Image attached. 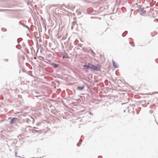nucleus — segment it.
I'll return each mask as SVG.
<instances>
[{"label":"nucleus","mask_w":158,"mask_h":158,"mask_svg":"<svg viewBox=\"0 0 158 158\" xmlns=\"http://www.w3.org/2000/svg\"><path fill=\"white\" fill-rule=\"evenodd\" d=\"M91 66V71L92 72L98 71L101 69V67L98 65H94L92 64Z\"/></svg>","instance_id":"1"},{"label":"nucleus","mask_w":158,"mask_h":158,"mask_svg":"<svg viewBox=\"0 0 158 158\" xmlns=\"http://www.w3.org/2000/svg\"><path fill=\"white\" fill-rule=\"evenodd\" d=\"M91 65H92V64L89 63H88L87 64L84 65L83 68L84 69H90L91 70Z\"/></svg>","instance_id":"2"},{"label":"nucleus","mask_w":158,"mask_h":158,"mask_svg":"<svg viewBox=\"0 0 158 158\" xmlns=\"http://www.w3.org/2000/svg\"><path fill=\"white\" fill-rule=\"evenodd\" d=\"M18 118H12L10 121V123L11 124H13L16 123Z\"/></svg>","instance_id":"3"},{"label":"nucleus","mask_w":158,"mask_h":158,"mask_svg":"<svg viewBox=\"0 0 158 158\" xmlns=\"http://www.w3.org/2000/svg\"><path fill=\"white\" fill-rule=\"evenodd\" d=\"M113 62V65L115 69L118 68V64H116V63L113 61H112Z\"/></svg>","instance_id":"4"},{"label":"nucleus","mask_w":158,"mask_h":158,"mask_svg":"<svg viewBox=\"0 0 158 158\" xmlns=\"http://www.w3.org/2000/svg\"><path fill=\"white\" fill-rule=\"evenodd\" d=\"M50 64L52 65V67H53L54 68H56L58 67V65L56 64L52 63H51Z\"/></svg>","instance_id":"5"},{"label":"nucleus","mask_w":158,"mask_h":158,"mask_svg":"<svg viewBox=\"0 0 158 158\" xmlns=\"http://www.w3.org/2000/svg\"><path fill=\"white\" fill-rule=\"evenodd\" d=\"M84 88V86H78L77 87V89L80 90H81L83 89Z\"/></svg>","instance_id":"6"},{"label":"nucleus","mask_w":158,"mask_h":158,"mask_svg":"<svg viewBox=\"0 0 158 158\" xmlns=\"http://www.w3.org/2000/svg\"><path fill=\"white\" fill-rule=\"evenodd\" d=\"M34 96L35 97H36L38 98V99H42V98H41L42 97V95H34Z\"/></svg>","instance_id":"7"},{"label":"nucleus","mask_w":158,"mask_h":158,"mask_svg":"<svg viewBox=\"0 0 158 158\" xmlns=\"http://www.w3.org/2000/svg\"><path fill=\"white\" fill-rule=\"evenodd\" d=\"M22 40V39L21 38L18 39L17 40V42L18 43H19L20 42V41Z\"/></svg>","instance_id":"8"},{"label":"nucleus","mask_w":158,"mask_h":158,"mask_svg":"<svg viewBox=\"0 0 158 158\" xmlns=\"http://www.w3.org/2000/svg\"><path fill=\"white\" fill-rule=\"evenodd\" d=\"M40 57L43 60L44 62H46V63H48V62H47L45 60H44V57H42V56H40Z\"/></svg>","instance_id":"9"},{"label":"nucleus","mask_w":158,"mask_h":158,"mask_svg":"<svg viewBox=\"0 0 158 158\" xmlns=\"http://www.w3.org/2000/svg\"><path fill=\"white\" fill-rule=\"evenodd\" d=\"M127 31H125L124 32V34H126L125 35L127 34Z\"/></svg>","instance_id":"10"},{"label":"nucleus","mask_w":158,"mask_h":158,"mask_svg":"<svg viewBox=\"0 0 158 158\" xmlns=\"http://www.w3.org/2000/svg\"><path fill=\"white\" fill-rule=\"evenodd\" d=\"M5 61L7 62H8V61H9V60L8 59H6L5 60Z\"/></svg>","instance_id":"11"},{"label":"nucleus","mask_w":158,"mask_h":158,"mask_svg":"<svg viewBox=\"0 0 158 158\" xmlns=\"http://www.w3.org/2000/svg\"><path fill=\"white\" fill-rule=\"evenodd\" d=\"M150 113H151V114H152V110H151L150 111Z\"/></svg>","instance_id":"12"},{"label":"nucleus","mask_w":158,"mask_h":158,"mask_svg":"<svg viewBox=\"0 0 158 158\" xmlns=\"http://www.w3.org/2000/svg\"><path fill=\"white\" fill-rule=\"evenodd\" d=\"M29 2H31L32 1V0H28Z\"/></svg>","instance_id":"13"},{"label":"nucleus","mask_w":158,"mask_h":158,"mask_svg":"<svg viewBox=\"0 0 158 158\" xmlns=\"http://www.w3.org/2000/svg\"><path fill=\"white\" fill-rule=\"evenodd\" d=\"M123 34L124 33H123L122 34V36L123 37H124L125 36H124L123 35Z\"/></svg>","instance_id":"14"},{"label":"nucleus","mask_w":158,"mask_h":158,"mask_svg":"<svg viewBox=\"0 0 158 158\" xmlns=\"http://www.w3.org/2000/svg\"><path fill=\"white\" fill-rule=\"evenodd\" d=\"M24 26H25V27H27L28 28V27L27 26H26V25H24Z\"/></svg>","instance_id":"15"},{"label":"nucleus","mask_w":158,"mask_h":158,"mask_svg":"<svg viewBox=\"0 0 158 158\" xmlns=\"http://www.w3.org/2000/svg\"><path fill=\"white\" fill-rule=\"evenodd\" d=\"M77 146H78V143L77 144Z\"/></svg>","instance_id":"16"},{"label":"nucleus","mask_w":158,"mask_h":158,"mask_svg":"<svg viewBox=\"0 0 158 158\" xmlns=\"http://www.w3.org/2000/svg\"><path fill=\"white\" fill-rule=\"evenodd\" d=\"M15 156L16 157V153H15Z\"/></svg>","instance_id":"17"},{"label":"nucleus","mask_w":158,"mask_h":158,"mask_svg":"<svg viewBox=\"0 0 158 158\" xmlns=\"http://www.w3.org/2000/svg\"><path fill=\"white\" fill-rule=\"evenodd\" d=\"M156 93H158V92H156Z\"/></svg>","instance_id":"18"},{"label":"nucleus","mask_w":158,"mask_h":158,"mask_svg":"<svg viewBox=\"0 0 158 158\" xmlns=\"http://www.w3.org/2000/svg\"><path fill=\"white\" fill-rule=\"evenodd\" d=\"M133 44H134V43H132Z\"/></svg>","instance_id":"19"},{"label":"nucleus","mask_w":158,"mask_h":158,"mask_svg":"<svg viewBox=\"0 0 158 158\" xmlns=\"http://www.w3.org/2000/svg\"><path fill=\"white\" fill-rule=\"evenodd\" d=\"M142 11H143V9H142Z\"/></svg>","instance_id":"20"},{"label":"nucleus","mask_w":158,"mask_h":158,"mask_svg":"<svg viewBox=\"0 0 158 158\" xmlns=\"http://www.w3.org/2000/svg\"><path fill=\"white\" fill-rule=\"evenodd\" d=\"M18 157H20V156H19Z\"/></svg>","instance_id":"21"},{"label":"nucleus","mask_w":158,"mask_h":158,"mask_svg":"<svg viewBox=\"0 0 158 158\" xmlns=\"http://www.w3.org/2000/svg\"><path fill=\"white\" fill-rule=\"evenodd\" d=\"M152 1H153V0H152Z\"/></svg>","instance_id":"22"}]
</instances>
